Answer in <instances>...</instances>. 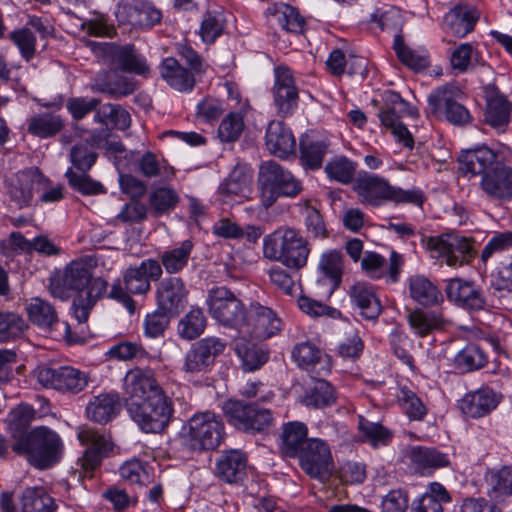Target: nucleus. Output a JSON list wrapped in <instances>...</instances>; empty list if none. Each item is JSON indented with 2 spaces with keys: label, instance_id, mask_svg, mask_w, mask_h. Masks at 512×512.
Wrapping results in <instances>:
<instances>
[{
  "label": "nucleus",
  "instance_id": "obj_1",
  "mask_svg": "<svg viewBox=\"0 0 512 512\" xmlns=\"http://www.w3.org/2000/svg\"><path fill=\"white\" fill-rule=\"evenodd\" d=\"M106 289L107 282L102 278H93L91 267L83 261H72L66 266L62 277L50 284L51 294L62 300L68 298L67 291L77 292L72 309L79 323L87 321L91 309Z\"/></svg>",
  "mask_w": 512,
  "mask_h": 512
},
{
  "label": "nucleus",
  "instance_id": "obj_2",
  "mask_svg": "<svg viewBox=\"0 0 512 512\" xmlns=\"http://www.w3.org/2000/svg\"><path fill=\"white\" fill-rule=\"evenodd\" d=\"M162 274L163 268L159 261L145 259L138 266L127 268L122 280L117 279L113 282L108 297L121 303L130 314H134L136 306L130 294H147L151 290V281L160 280Z\"/></svg>",
  "mask_w": 512,
  "mask_h": 512
},
{
  "label": "nucleus",
  "instance_id": "obj_3",
  "mask_svg": "<svg viewBox=\"0 0 512 512\" xmlns=\"http://www.w3.org/2000/svg\"><path fill=\"white\" fill-rule=\"evenodd\" d=\"M263 254L269 260L298 271L306 266L310 247L297 230L281 227L264 237Z\"/></svg>",
  "mask_w": 512,
  "mask_h": 512
},
{
  "label": "nucleus",
  "instance_id": "obj_4",
  "mask_svg": "<svg viewBox=\"0 0 512 512\" xmlns=\"http://www.w3.org/2000/svg\"><path fill=\"white\" fill-rule=\"evenodd\" d=\"M12 449L38 469H48L57 464L63 455L64 445L60 436L52 429L39 426L32 429L26 439L14 442Z\"/></svg>",
  "mask_w": 512,
  "mask_h": 512
},
{
  "label": "nucleus",
  "instance_id": "obj_5",
  "mask_svg": "<svg viewBox=\"0 0 512 512\" xmlns=\"http://www.w3.org/2000/svg\"><path fill=\"white\" fill-rule=\"evenodd\" d=\"M224 436L225 426L221 416L211 411L194 414L181 432L182 444L196 452L216 449Z\"/></svg>",
  "mask_w": 512,
  "mask_h": 512
},
{
  "label": "nucleus",
  "instance_id": "obj_6",
  "mask_svg": "<svg viewBox=\"0 0 512 512\" xmlns=\"http://www.w3.org/2000/svg\"><path fill=\"white\" fill-rule=\"evenodd\" d=\"M207 311L220 326L237 331L243 330L248 307L227 286H214L207 292Z\"/></svg>",
  "mask_w": 512,
  "mask_h": 512
},
{
  "label": "nucleus",
  "instance_id": "obj_7",
  "mask_svg": "<svg viewBox=\"0 0 512 512\" xmlns=\"http://www.w3.org/2000/svg\"><path fill=\"white\" fill-rule=\"evenodd\" d=\"M258 184L261 202L268 208L279 196L295 197L302 190L299 180L275 161L263 162L259 167Z\"/></svg>",
  "mask_w": 512,
  "mask_h": 512
},
{
  "label": "nucleus",
  "instance_id": "obj_8",
  "mask_svg": "<svg viewBox=\"0 0 512 512\" xmlns=\"http://www.w3.org/2000/svg\"><path fill=\"white\" fill-rule=\"evenodd\" d=\"M131 419L145 433H160L170 423L174 413L171 399L166 394L141 402H129Z\"/></svg>",
  "mask_w": 512,
  "mask_h": 512
},
{
  "label": "nucleus",
  "instance_id": "obj_9",
  "mask_svg": "<svg viewBox=\"0 0 512 512\" xmlns=\"http://www.w3.org/2000/svg\"><path fill=\"white\" fill-rule=\"evenodd\" d=\"M422 243L433 257L445 258V263L451 267L469 263L477 254L475 241L457 233L423 237Z\"/></svg>",
  "mask_w": 512,
  "mask_h": 512
},
{
  "label": "nucleus",
  "instance_id": "obj_10",
  "mask_svg": "<svg viewBox=\"0 0 512 512\" xmlns=\"http://www.w3.org/2000/svg\"><path fill=\"white\" fill-rule=\"evenodd\" d=\"M223 411L230 424L247 433L267 432L274 424L271 410L256 403L228 400Z\"/></svg>",
  "mask_w": 512,
  "mask_h": 512
},
{
  "label": "nucleus",
  "instance_id": "obj_11",
  "mask_svg": "<svg viewBox=\"0 0 512 512\" xmlns=\"http://www.w3.org/2000/svg\"><path fill=\"white\" fill-rule=\"evenodd\" d=\"M36 377L38 383L44 388L70 394H78L83 391L90 380L86 372L69 365L38 367Z\"/></svg>",
  "mask_w": 512,
  "mask_h": 512
},
{
  "label": "nucleus",
  "instance_id": "obj_12",
  "mask_svg": "<svg viewBox=\"0 0 512 512\" xmlns=\"http://www.w3.org/2000/svg\"><path fill=\"white\" fill-rule=\"evenodd\" d=\"M295 458L301 469L312 478L324 482L332 474L334 465L330 446L321 438H310Z\"/></svg>",
  "mask_w": 512,
  "mask_h": 512
},
{
  "label": "nucleus",
  "instance_id": "obj_13",
  "mask_svg": "<svg viewBox=\"0 0 512 512\" xmlns=\"http://www.w3.org/2000/svg\"><path fill=\"white\" fill-rule=\"evenodd\" d=\"M225 348L226 342L219 337L209 336L196 341L186 352L181 371L189 377L206 373Z\"/></svg>",
  "mask_w": 512,
  "mask_h": 512
},
{
  "label": "nucleus",
  "instance_id": "obj_14",
  "mask_svg": "<svg viewBox=\"0 0 512 512\" xmlns=\"http://www.w3.org/2000/svg\"><path fill=\"white\" fill-rule=\"evenodd\" d=\"M78 439L86 447L82 457L77 460L80 475L91 477L102 460L108 456L113 448L111 439L104 434L91 428H84L79 431Z\"/></svg>",
  "mask_w": 512,
  "mask_h": 512
},
{
  "label": "nucleus",
  "instance_id": "obj_15",
  "mask_svg": "<svg viewBox=\"0 0 512 512\" xmlns=\"http://www.w3.org/2000/svg\"><path fill=\"white\" fill-rule=\"evenodd\" d=\"M405 114L416 117L418 111L410 107L398 93L391 92L386 98L385 107L379 112L378 116L381 123L391 129L398 141L411 149L414 144L413 137L407 127L400 122L401 117Z\"/></svg>",
  "mask_w": 512,
  "mask_h": 512
},
{
  "label": "nucleus",
  "instance_id": "obj_16",
  "mask_svg": "<svg viewBox=\"0 0 512 512\" xmlns=\"http://www.w3.org/2000/svg\"><path fill=\"white\" fill-rule=\"evenodd\" d=\"M282 328V320L274 310L259 302H252L248 307L246 320L240 334L251 335L256 339H267L279 333Z\"/></svg>",
  "mask_w": 512,
  "mask_h": 512
},
{
  "label": "nucleus",
  "instance_id": "obj_17",
  "mask_svg": "<svg viewBox=\"0 0 512 512\" xmlns=\"http://www.w3.org/2000/svg\"><path fill=\"white\" fill-rule=\"evenodd\" d=\"M189 290L180 277L169 276L159 281L155 288L156 305L163 314L177 317L186 307Z\"/></svg>",
  "mask_w": 512,
  "mask_h": 512
},
{
  "label": "nucleus",
  "instance_id": "obj_18",
  "mask_svg": "<svg viewBox=\"0 0 512 512\" xmlns=\"http://www.w3.org/2000/svg\"><path fill=\"white\" fill-rule=\"evenodd\" d=\"M89 46L95 52L100 51L109 56L113 64L122 71L148 76L150 67L146 59L139 54L133 45L117 46L106 42H89Z\"/></svg>",
  "mask_w": 512,
  "mask_h": 512
},
{
  "label": "nucleus",
  "instance_id": "obj_19",
  "mask_svg": "<svg viewBox=\"0 0 512 512\" xmlns=\"http://www.w3.org/2000/svg\"><path fill=\"white\" fill-rule=\"evenodd\" d=\"M457 88L446 84L432 91L428 96L431 112H442L446 120L454 125H465L470 122L469 111L456 101Z\"/></svg>",
  "mask_w": 512,
  "mask_h": 512
},
{
  "label": "nucleus",
  "instance_id": "obj_20",
  "mask_svg": "<svg viewBox=\"0 0 512 512\" xmlns=\"http://www.w3.org/2000/svg\"><path fill=\"white\" fill-rule=\"evenodd\" d=\"M119 23L138 28H152L159 24L162 13L146 0H122L115 11Z\"/></svg>",
  "mask_w": 512,
  "mask_h": 512
},
{
  "label": "nucleus",
  "instance_id": "obj_21",
  "mask_svg": "<svg viewBox=\"0 0 512 512\" xmlns=\"http://www.w3.org/2000/svg\"><path fill=\"white\" fill-rule=\"evenodd\" d=\"M123 389L130 402H141L165 394L151 370H129L123 380Z\"/></svg>",
  "mask_w": 512,
  "mask_h": 512
},
{
  "label": "nucleus",
  "instance_id": "obj_22",
  "mask_svg": "<svg viewBox=\"0 0 512 512\" xmlns=\"http://www.w3.org/2000/svg\"><path fill=\"white\" fill-rule=\"evenodd\" d=\"M20 504V509L15 507L12 494L9 492H3L0 496V508L3 512H55L57 507L50 495L36 487L23 490Z\"/></svg>",
  "mask_w": 512,
  "mask_h": 512
},
{
  "label": "nucleus",
  "instance_id": "obj_23",
  "mask_svg": "<svg viewBox=\"0 0 512 512\" xmlns=\"http://www.w3.org/2000/svg\"><path fill=\"white\" fill-rule=\"evenodd\" d=\"M445 292L449 301L465 310L478 311L486 306L482 289L473 281L461 278L449 279Z\"/></svg>",
  "mask_w": 512,
  "mask_h": 512
},
{
  "label": "nucleus",
  "instance_id": "obj_24",
  "mask_svg": "<svg viewBox=\"0 0 512 512\" xmlns=\"http://www.w3.org/2000/svg\"><path fill=\"white\" fill-rule=\"evenodd\" d=\"M274 105L281 116L291 115L298 106V89L292 71L287 67L275 69Z\"/></svg>",
  "mask_w": 512,
  "mask_h": 512
},
{
  "label": "nucleus",
  "instance_id": "obj_25",
  "mask_svg": "<svg viewBox=\"0 0 512 512\" xmlns=\"http://www.w3.org/2000/svg\"><path fill=\"white\" fill-rule=\"evenodd\" d=\"M480 187L491 199L512 200V168L498 163L481 176Z\"/></svg>",
  "mask_w": 512,
  "mask_h": 512
},
{
  "label": "nucleus",
  "instance_id": "obj_26",
  "mask_svg": "<svg viewBox=\"0 0 512 512\" xmlns=\"http://www.w3.org/2000/svg\"><path fill=\"white\" fill-rule=\"evenodd\" d=\"M479 18L480 13L474 6L459 4L445 14L442 29L448 35L463 38L474 30Z\"/></svg>",
  "mask_w": 512,
  "mask_h": 512
},
{
  "label": "nucleus",
  "instance_id": "obj_27",
  "mask_svg": "<svg viewBox=\"0 0 512 512\" xmlns=\"http://www.w3.org/2000/svg\"><path fill=\"white\" fill-rule=\"evenodd\" d=\"M502 395L488 387L467 393L459 402L463 414L471 418H481L490 414L500 403Z\"/></svg>",
  "mask_w": 512,
  "mask_h": 512
},
{
  "label": "nucleus",
  "instance_id": "obj_28",
  "mask_svg": "<svg viewBox=\"0 0 512 512\" xmlns=\"http://www.w3.org/2000/svg\"><path fill=\"white\" fill-rule=\"evenodd\" d=\"M216 477L228 484H239L247 475V459L239 450L224 451L215 463Z\"/></svg>",
  "mask_w": 512,
  "mask_h": 512
},
{
  "label": "nucleus",
  "instance_id": "obj_29",
  "mask_svg": "<svg viewBox=\"0 0 512 512\" xmlns=\"http://www.w3.org/2000/svg\"><path fill=\"white\" fill-rule=\"evenodd\" d=\"M319 277L317 282L326 287L331 295L342 282L344 273L343 254L336 250H328L321 254L318 262Z\"/></svg>",
  "mask_w": 512,
  "mask_h": 512
},
{
  "label": "nucleus",
  "instance_id": "obj_30",
  "mask_svg": "<svg viewBox=\"0 0 512 512\" xmlns=\"http://www.w3.org/2000/svg\"><path fill=\"white\" fill-rule=\"evenodd\" d=\"M352 304L360 310V315L367 320H376L382 312L381 302L372 285L356 282L348 291Z\"/></svg>",
  "mask_w": 512,
  "mask_h": 512
},
{
  "label": "nucleus",
  "instance_id": "obj_31",
  "mask_svg": "<svg viewBox=\"0 0 512 512\" xmlns=\"http://www.w3.org/2000/svg\"><path fill=\"white\" fill-rule=\"evenodd\" d=\"M458 162L462 172L482 176L493 168V164L499 163V154L487 146H480L463 151L458 157Z\"/></svg>",
  "mask_w": 512,
  "mask_h": 512
},
{
  "label": "nucleus",
  "instance_id": "obj_32",
  "mask_svg": "<svg viewBox=\"0 0 512 512\" xmlns=\"http://www.w3.org/2000/svg\"><path fill=\"white\" fill-rule=\"evenodd\" d=\"M267 149L273 155L284 158L295 150L296 141L291 129L282 121H271L267 127Z\"/></svg>",
  "mask_w": 512,
  "mask_h": 512
},
{
  "label": "nucleus",
  "instance_id": "obj_33",
  "mask_svg": "<svg viewBox=\"0 0 512 512\" xmlns=\"http://www.w3.org/2000/svg\"><path fill=\"white\" fill-rule=\"evenodd\" d=\"M392 185L375 174L361 177L357 181V193L362 202L372 206H379L385 201H390Z\"/></svg>",
  "mask_w": 512,
  "mask_h": 512
},
{
  "label": "nucleus",
  "instance_id": "obj_34",
  "mask_svg": "<svg viewBox=\"0 0 512 512\" xmlns=\"http://www.w3.org/2000/svg\"><path fill=\"white\" fill-rule=\"evenodd\" d=\"M46 180L41 175L31 176L28 173L20 172L13 179L8 188L10 200L19 209L27 207L33 199V190L44 186Z\"/></svg>",
  "mask_w": 512,
  "mask_h": 512
},
{
  "label": "nucleus",
  "instance_id": "obj_35",
  "mask_svg": "<svg viewBox=\"0 0 512 512\" xmlns=\"http://www.w3.org/2000/svg\"><path fill=\"white\" fill-rule=\"evenodd\" d=\"M292 358L299 367L310 373L325 375L329 371L328 357L319 348L310 342L298 343L292 350Z\"/></svg>",
  "mask_w": 512,
  "mask_h": 512
},
{
  "label": "nucleus",
  "instance_id": "obj_36",
  "mask_svg": "<svg viewBox=\"0 0 512 512\" xmlns=\"http://www.w3.org/2000/svg\"><path fill=\"white\" fill-rule=\"evenodd\" d=\"M159 72L163 80L177 91H191L195 85V75L173 57L162 60Z\"/></svg>",
  "mask_w": 512,
  "mask_h": 512
},
{
  "label": "nucleus",
  "instance_id": "obj_37",
  "mask_svg": "<svg viewBox=\"0 0 512 512\" xmlns=\"http://www.w3.org/2000/svg\"><path fill=\"white\" fill-rule=\"evenodd\" d=\"M280 450L285 457L295 458L310 440L308 427L300 421L284 423L280 434Z\"/></svg>",
  "mask_w": 512,
  "mask_h": 512
},
{
  "label": "nucleus",
  "instance_id": "obj_38",
  "mask_svg": "<svg viewBox=\"0 0 512 512\" xmlns=\"http://www.w3.org/2000/svg\"><path fill=\"white\" fill-rule=\"evenodd\" d=\"M121 409L120 398L116 393H102L94 396L86 407L87 417L99 424L112 420Z\"/></svg>",
  "mask_w": 512,
  "mask_h": 512
},
{
  "label": "nucleus",
  "instance_id": "obj_39",
  "mask_svg": "<svg viewBox=\"0 0 512 512\" xmlns=\"http://www.w3.org/2000/svg\"><path fill=\"white\" fill-rule=\"evenodd\" d=\"M25 310L29 321L44 331H52L60 324L55 307L45 299L31 298Z\"/></svg>",
  "mask_w": 512,
  "mask_h": 512
},
{
  "label": "nucleus",
  "instance_id": "obj_40",
  "mask_svg": "<svg viewBox=\"0 0 512 512\" xmlns=\"http://www.w3.org/2000/svg\"><path fill=\"white\" fill-rule=\"evenodd\" d=\"M251 177L244 167L236 166L219 185L218 191L224 202L236 198H247L250 193Z\"/></svg>",
  "mask_w": 512,
  "mask_h": 512
},
{
  "label": "nucleus",
  "instance_id": "obj_41",
  "mask_svg": "<svg viewBox=\"0 0 512 512\" xmlns=\"http://www.w3.org/2000/svg\"><path fill=\"white\" fill-rule=\"evenodd\" d=\"M94 88L110 96L121 97L133 93L136 89V82L131 77L114 72L103 73L96 77Z\"/></svg>",
  "mask_w": 512,
  "mask_h": 512
},
{
  "label": "nucleus",
  "instance_id": "obj_42",
  "mask_svg": "<svg viewBox=\"0 0 512 512\" xmlns=\"http://www.w3.org/2000/svg\"><path fill=\"white\" fill-rule=\"evenodd\" d=\"M408 323L413 332L419 337H425L436 330L444 328L445 320L436 311L414 309L409 312Z\"/></svg>",
  "mask_w": 512,
  "mask_h": 512
},
{
  "label": "nucleus",
  "instance_id": "obj_43",
  "mask_svg": "<svg viewBox=\"0 0 512 512\" xmlns=\"http://www.w3.org/2000/svg\"><path fill=\"white\" fill-rule=\"evenodd\" d=\"M451 497L446 488L437 482L429 485L428 491L419 499L414 500L412 512H443V504L449 503Z\"/></svg>",
  "mask_w": 512,
  "mask_h": 512
},
{
  "label": "nucleus",
  "instance_id": "obj_44",
  "mask_svg": "<svg viewBox=\"0 0 512 512\" xmlns=\"http://www.w3.org/2000/svg\"><path fill=\"white\" fill-rule=\"evenodd\" d=\"M409 294L415 302L422 306L438 305L443 300L439 289L422 275L410 277Z\"/></svg>",
  "mask_w": 512,
  "mask_h": 512
},
{
  "label": "nucleus",
  "instance_id": "obj_45",
  "mask_svg": "<svg viewBox=\"0 0 512 512\" xmlns=\"http://www.w3.org/2000/svg\"><path fill=\"white\" fill-rule=\"evenodd\" d=\"M266 15L273 17L279 26L291 33H301L305 25L304 18L292 6L285 3H273L266 9Z\"/></svg>",
  "mask_w": 512,
  "mask_h": 512
},
{
  "label": "nucleus",
  "instance_id": "obj_46",
  "mask_svg": "<svg viewBox=\"0 0 512 512\" xmlns=\"http://www.w3.org/2000/svg\"><path fill=\"white\" fill-rule=\"evenodd\" d=\"M486 481L491 499L505 502L512 497V466H504L489 472Z\"/></svg>",
  "mask_w": 512,
  "mask_h": 512
},
{
  "label": "nucleus",
  "instance_id": "obj_47",
  "mask_svg": "<svg viewBox=\"0 0 512 512\" xmlns=\"http://www.w3.org/2000/svg\"><path fill=\"white\" fill-rule=\"evenodd\" d=\"M194 243L187 239L172 249H168L160 255V265L168 274L181 272L188 264Z\"/></svg>",
  "mask_w": 512,
  "mask_h": 512
},
{
  "label": "nucleus",
  "instance_id": "obj_48",
  "mask_svg": "<svg viewBox=\"0 0 512 512\" xmlns=\"http://www.w3.org/2000/svg\"><path fill=\"white\" fill-rule=\"evenodd\" d=\"M34 414L35 411L31 406L23 404L18 405L8 414L6 418L7 431L15 442L26 439Z\"/></svg>",
  "mask_w": 512,
  "mask_h": 512
},
{
  "label": "nucleus",
  "instance_id": "obj_49",
  "mask_svg": "<svg viewBox=\"0 0 512 512\" xmlns=\"http://www.w3.org/2000/svg\"><path fill=\"white\" fill-rule=\"evenodd\" d=\"M207 319L203 310L193 307L179 321L177 332L184 340H193L199 337L205 330Z\"/></svg>",
  "mask_w": 512,
  "mask_h": 512
},
{
  "label": "nucleus",
  "instance_id": "obj_50",
  "mask_svg": "<svg viewBox=\"0 0 512 512\" xmlns=\"http://www.w3.org/2000/svg\"><path fill=\"white\" fill-rule=\"evenodd\" d=\"M303 404L313 408H323L335 402L332 385L324 379H314L313 384L306 390Z\"/></svg>",
  "mask_w": 512,
  "mask_h": 512
},
{
  "label": "nucleus",
  "instance_id": "obj_51",
  "mask_svg": "<svg viewBox=\"0 0 512 512\" xmlns=\"http://www.w3.org/2000/svg\"><path fill=\"white\" fill-rule=\"evenodd\" d=\"M328 144L322 140H315L309 137L300 141V159L302 165L308 169L321 167L323 159L327 154Z\"/></svg>",
  "mask_w": 512,
  "mask_h": 512
},
{
  "label": "nucleus",
  "instance_id": "obj_52",
  "mask_svg": "<svg viewBox=\"0 0 512 512\" xmlns=\"http://www.w3.org/2000/svg\"><path fill=\"white\" fill-rule=\"evenodd\" d=\"M235 352L242 361L243 369L248 372L255 371L268 360V352L254 344L247 343L244 338L236 343Z\"/></svg>",
  "mask_w": 512,
  "mask_h": 512
},
{
  "label": "nucleus",
  "instance_id": "obj_53",
  "mask_svg": "<svg viewBox=\"0 0 512 512\" xmlns=\"http://www.w3.org/2000/svg\"><path fill=\"white\" fill-rule=\"evenodd\" d=\"M59 115L43 113L31 117L28 121V132L40 138H48L57 134L63 128Z\"/></svg>",
  "mask_w": 512,
  "mask_h": 512
},
{
  "label": "nucleus",
  "instance_id": "obj_54",
  "mask_svg": "<svg viewBox=\"0 0 512 512\" xmlns=\"http://www.w3.org/2000/svg\"><path fill=\"white\" fill-rule=\"evenodd\" d=\"M94 120L106 126L125 130L130 126V114L116 104H104L95 113Z\"/></svg>",
  "mask_w": 512,
  "mask_h": 512
},
{
  "label": "nucleus",
  "instance_id": "obj_55",
  "mask_svg": "<svg viewBox=\"0 0 512 512\" xmlns=\"http://www.w3.org/2000/svg\"><path fill=\"white\" fill-rule=\"evenodd\" d=\"M510 120V104L502 97L489 100L485 121L498 133H504Z\"/></svg>",
  "mask_w": 512,
  "mask_h": 512
},
{
  "label": "nucleus",
  "instance_id": "obj_56",
  "mask_svg": "<svg viewBox=\"0 0 512 512\" xmlns=\"http://www.w3.org/2000/svg\"><path fill=\"white\" fill-rule=\"evenodd\" d=\"M411 460L423 469L442 468L450 465L448 455L433 447H413L411 450Z\"/></svg>",
  "mask_w": 512,
  "mask_h": 512
},
{
  "label": "nucleus",
  "instance_id": "obj_57",
  "mask_svg": "<svg viewBox=\"0 0 512 512\" xmlns=\"http://www.w3.org/2000/svg\"><path fill=\"white\" fill-rule=\"evenodd\" d=\"M139 172L147 177H160L162 180H169L174 175L172 166L163 160L160 162L156 155L150 151L145 152L138 161Z\"/></svg>",
  "mask_w": 512,
  "mask_h": 512
},
{
  "label": "nucleus",
  "instance_id": "obj_58",
  "mask_svg": "<svg viewBox=\"0 0 512 512\" xmlns=\"http://www.w3.org/2000/svg\"><path fill=\"white\" fill-rule=\"evenodd\" d=\"M455 365L464 372L481 369L487 363V356L476 344L465 346L455 356Z\"/></svg>",
  "mask_w": 512,
  "mask_h": 512
},
{
  "label": "nucleus",
  "instance_id": "obj_59",
  "mask_svg": "<svg viewBox=\"0 0 512 512\" xmlns=\"http://www.w3.org/2000/svg\"><path fill=\"white\" fill-rule=\"evenodd\" d=\"M355 170L356 165L344 156L335 157L325 166L328 178L342 184H348L353 180Z\"/></svg>",
  "mask_w": 512,
  "mask_h": 512
},
{
  "label": "nucleus",
  "instance_id": "obj_60",
  "mask_svg": "<svg viewBox=\"0 0 512 512\" xmlns=\"http://www.w3.org/2000/svg\"><path fill=\"white\" fill-rule=\"evenodd\" d=\"M393 48L398 59L408 68L414 70H422L428 67V57L425 55H420L416 51L407 47L401 35H396L394 37Z\"/></svg>",
  "mask_w": 512,
  "mask_h": 512
},
{
  "label": "nucleus",
  "instance_id": "obj_61",
  "mask_svg": "<svg viewBox=\"0 0 512 512\" xmlns=\"http://www.w3.org/2000/svg\"><path fill=\"white\" fill-rule=\"evenodd\" d=\"M179 201L178 194L172 188L160 187L155 189L149 197V204L156 215L168 213L174 209Z\"/></svg>",
  "mask_w": 512,
  "mask_h": 512
},
{
  "label": "nucleus",
  "instance_id": "obj_62",
  "mask_svg": "<svg viewBox=\"0 0 512 512\" xmlns=\"http://www.w3.org/2000/svg\"><path fill=\"white\" fill-rule=\"evenodd\" d=\"M244 130V120L240 113L231 112L221 121L217 136L221 142L231 143L239 139Z\"/></svg>",
  "mask_w": 512,
  "mask_h": 512
},
{
  "label": "nucleus",
  "instance_id": "obj_63",
  "mask_svg": "<svg viewBox=\"0 0 512 512\" xmlns=\"http://www.w3.org/2000/svg\"><path fill=\"white\" fill-rule=\"evenodd\" d=\"M97 159L94 146L85 141L75 144L70 151V160L73 166L86 173L91 169Z\"/></svg>",
  "mask_w": 512,
  "mask_h": 512
},
{
  "label": "nucleus",
  "instance_id": "obj_64",
  "mask_svg": "<svg viewBox=\"0 0 512 512\" xmlns=\"http://www.w3.org/2000/svg\"><path fill=\"white\" fill-rule=\"evenodd\" d=\"M225 19L220 12H207L200 25V36L203 42L213 43L224 31Z\"/></svg>",
  "mask_w": 512,
  "mask_h": 512
}]
</instances>
